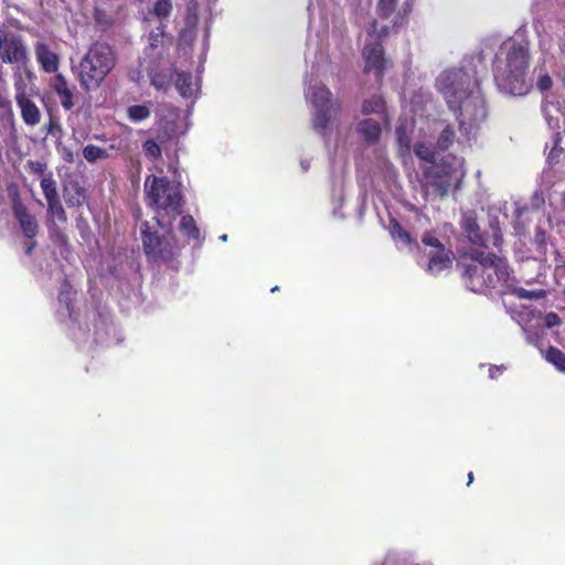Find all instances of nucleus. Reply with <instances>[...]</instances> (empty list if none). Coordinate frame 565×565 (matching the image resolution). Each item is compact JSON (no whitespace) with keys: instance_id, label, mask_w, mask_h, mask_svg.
Here are the masks:
<instances>
[{"instance_id":"obj_1","label":"nucleus","mask_w":565,"mask_h":565,"mask_svg":"<svg viewBox=\"0 0 565 565\" xmlns=\"http://www.w3.org/2000/svg\"><path fill=\"white\" fill-rule=\"evenodd\" d=\"M481 63V55L472 56L465 66L446 70L436 79L437 90L448 108L458 114L462 124L470 126L480 124L488 115L477 71V64Z\"/></svg>"},{"instance_id":"obj_2","label":"nucleus","mask_w":565,"mask_h":565,"mask_svg":"<svg viewBox=\"0 0 565 565\" xmlns=\"http://www.w3.org/2000/svg\"><path fill=\"white\" fill-rule=\"evenodd\" d=\"M145 192L148 205L156 213L154 223L170 232L185 204L181 184L167 177L150 174L145 180Z\"/></svg>"},{"instance_id":"obj_3","label":"nucleus","mask_w":565,"mask_h":565,"mask_svg":"<svg viewBox=\"0 0 565 565\" xmlns=\"http://www.w3.org/2000/svg\"><path fill=\"white\" fill-rule=\"evenodd\" d=\"M475 264L463 266V277L475 292H483L498 286L510 287L514 280L512 270L504 257L475 249L471 252Z\"/></svg>"},{"instance_id":"obj_4","label":"nucleus","mask_w":565,"mask_h":565,"mask_svg":"<svg viewBox=\"0 0 565 565\" xmlns=\"http://www.w3.org/2000/svg\"><path fill=\"white\" fill-rule=\"evenodd\" d=\"M530 64L527 45L512 41L505 45L504 60L494 64V81L498 87L511 95H523L527 92L526 73Z\"/></svg>"},{"instance_id":"obj_5","label":"nucleus","mask_w":565,"mask_h":565,"mask_svg":"<svg viewBox=\"0 0 565 565\" xmlns=\"http://www.w3.org/2000/svg\"><path fill=\"white\" fill-rule=\"evenodd\" d=\"M116 63L117 56L111 45L102 41L90 44L78 64L77 79L81 87L86 92L99 88Z\"/></svg>"},{"instance_id":"obj_6","label":"nucleus","mask_w":565,"mask_h":565,"mask_svg":"<svg viewBox=\"0 0 565 565\" xmlns=\"http://www.w3.org/2000/svg\"><path fill=\"white\" fill-rule=\"evenodd\" d=\"M142 249L150 262L171 263L180 255V247L175 238L173 226L171 231L160 228L157 223L145 221L140 230Z\"/></svg>"},{"instance_id":"obj_7","label":"nucleus","mask_w":565,"mask_h":565,"mask_svg":"<svg viewBox=\"0 0 565 565\" xmlns=\"http://www.w3.org/2000/svg\"><path fill=\"white\" fill-rule=\"evenodd\" d=\"M310 99L315 108L312 126L323 134L341 110V103L322 83L310 86Z\"/></svg>"},{"instance_id":"obj_8","label":"nucleus","mask_w":565,"mask_h":565,"mask_svg":"<svg viewBox=\"0 0 565 565\" xmlns=\"http://www.w3.org/2000/svg\"><path fill=\"white\" fill-rule=\"evenodd\" d=\"M455 170L448 164H431L423 171L422 189L424 198L429 193L443 199L448 195L449 190L457 178Z\"/></svg>"},{"instance_id":"obj_9","label":"nucleus","mask_w":565,"mask_h":565,"mask_svg":"<svg viewBox=\"0 0 565 565\" xmlns=\"http://www.w3.org/2000/svg\"><path fill=\"white\" fill-rule=\"evenodd\" d=\"M0 61L4 64H24L28 47L21 34L0 29Z\"/></svg>"},{"instance_id":"obj_10","label":"nucleus","mask_w":565,"mask_h":565,"mask_svg":"<svg viewBox=\"0 0 565 565\" xmlns=\"http://www.w3.org/2000/svg\"><path fill=\"white\" fill-rule=\"evenodd\" d=\"M422 242L424 245L430 247L427 253V271L437 275L452 265L455 257L452 250L446 248L433 233H425L422 237Z\"/></svg>"},{"instance_id":"obj_11","label":"nucleus","mask_w":565,"mask_h":565,"mask_svg":"<svg viewBox=\"0 0 565 565\" xmlns=\"http://www.w3.org/2000/svg\"><path fill=\"white\" fill-rule=\"evenodd\" d=\"M362 55L365 61L364 72L369 73L373 71L381 78L387 63L382 43L375 42L366 44L362 51Z\"/></svg>"},{"instance_id":"obj_12","label":"nucleus","mask_w":565,"mask_h":565,"mask_svg":"<svg viewBox=\"0 0 565 565\" xmlns=\"http://www.w3.org/2000/svg\"><path fill=\"white\" fill-rule=\"evenodd\" d=\"M15 100L21 109V117L28 126H35L41 120L39 107L25 94V87L22 83H15Z\"/></svg>"},{"instance_id":"obj_13","label":"nucleus","mask_w":565,"mask_h":565,"mask_svg":"<svg viewBox=\"0 0 565 565\" xmlns=\"http://www.w3.org/2000/svg\"><path fill=\"white\" fill-rule=\"evenodd\" d=\"M51 89L58 96L60 103L65 110H71L74 107V86H72L66 77L56 73L50 81Z\"/></svg>"},{"instance_id":"obj_14","label":"nucleus","mask_w":565,"mask_h":565,"mask_svg":"<svg viewBox=\"0 0 565 565\" xmlns=\"http://www.w3.org/2000/svg\"><path fill=\"white\" fill-rule=\"evenodd\" d=\"M34 53L36 61L43 72L49 74L57 73L60 66V57L50 49L46 43L36 42L34 45Z\"/></svg>"},{"instance_id":"obj_15","label":"nucleus","mask_w":565,"mask_h":565,"mask_svg":"<svg viewBox=\"0 0 565 565\" xmlns=\"http://www.w3.org/2000/svg\"><path fill=\"white\" fill-rule=\"evenodd\" d=\"M12 213L18 221L23 235L28 239H34L38 236L40 230L35 215L29 211L28 206H24Z\"/></svg>"},{"instance_id":"obj_16","label":"nucleus","mask_w":565,"mask_h":565,"mask_svg":"<svg viewBox=\"0 0 565 565\" xmlns=\"http://www.w3.org/2000/svg\"><path fill=\"white\" fill-rule=\"evenodd\" d=\"M356 131L366 143L374 145L380 140L382 128L374 119H363L356 126Z\"/></svg>"},{"instance_id":"obj_17","label":"nucleus","mask_w":565,"mask_h":565,"mask_svg":"<svg viewBox=\"0 0 565 565\" xmlns=\"http://www.w3.org/2000/svg\"><path fill=\"white\" fill-rule=\"evenodd\" d=\"M63 195L68 207H79L86 202V190L78 182L65 186Z\"/></svg>"},{"instance_id":"obj_18","label":"nucleus","mask_w":565,"mask_h":565,"mask_svg":"<svg viewBox=\"0 0 565 565\" xmlns=\"http://www.w3.org/2000/svg\"><path fill=\"white\" fill-rule=\"evenodd\" d=\"M463 230L467 234L468 239L472 245L479 246V247H488V238L487 235H484L476 218H467L463 224Z\"/></svg>"},{"instance_id":"obj_19","label":"nucleus","mask_w":565,"mask_h":565,"mask_svg":"<svg viewBox=\"0 0 565 565\" xmlns=\"http://www.w3.org/2000/svg\"><path fill=\"white\" fill-rule=\"evenodd\" d=\"M361 111L363 115L376 114V115H383L384 118H387L386 104H385V100L383 99V97H381V96H373L371 98L365 99L362 103Z\"/></svg>"},{"instance_id":"obj_20","label":"nucleus","mask_w":565,"mask_h":565,"mask_svg":"<svg viewBox=\"0 0 565 565\" xmlns=\"http://www.w3.org/2000/svg\"><path fill=\"white\" fill-rule=\"evenodd\" d=\"M180 232L188 239L199 241L200 228L196 225L194 217L190 214L182 215L179 224Z\"/></svg>"},{"instance_id":"obj_21","label":"nucleus","mask_w":565,"mask_h":565,"mask_svg":"<svg viewBox=\"0 0 565 565\" xmlns=\"http://www.w3.org/2000/svg\"><path fill=\"white\" fill-rule=\"evenodd\" d=\"M173 79V72L170 70L157 71L150 74L151 85L161 92H167Z\"/></svg>"},{"instance_id":"obj_22","label":"nucleus","mask_w":565,"mask_h":565,"mask_svg":"<svg viewBox=\"0 0 565 565\" xmlns=\"http://www.w3.org/2000/svg\"><path fill=\"white\" fill-rule=\"evenodd\" d=\"M47 215L50 217L49 224H51L52 221L61 224L67 223V214L60 199L47 202Z\"/></svg>"},{"instance_id":"obj_23","label":"nucleus","mask_w":565,"mask_h":565,"mask_svg":"<svg viewBox=\"0 0 565 565\" xmlns=\"http://www.w3.org/2000/svg\"><path fill=\"white\" fill-rule=\"evenodd\" d=\"M175 88L183 97H191L192 89V75L185 72H175Z\"/></svg>"},{"instance_id":"obj_24","label":"nucleus","mask_w":565,"mask_h":565,"mask_svg":"<svg viewBox=\"0 0 565 565\" xmlns=\"http://www.w3.org/2000/svg\"><path fill=\"white\" fill-rule=\"evenodd\" d=\"M83 157L87 162L95 163L97 160L108 159L109 153L106 149L90 143L83 148Z\"/></svg>"},{"instance_id":"obj_25","label":"nucleus","mask_w":565,"mask_h":565,"mask_svg":"<svg viewBox=\"0 0 565 565\" xmlns=\"http://www.w3.org/2000/svg\"><path fill=\"white\" fill-rule=\"evenodd\" d=\"M40 184L46 202L60 199L56 181L53 179L52 174L44 175Z\"/></svg>"},{"instance_id":"obj_26","label":"nucleus","mask_w":565,"mask_h":565,"mask_svg":"<svg viewBox=\"0 0 565 565\" xmlns=\"http://www.w3.org/2000/svg\"><path fill=\"white\" fill-rule=\"evenodd\" d=\"M545 360L553 364L559 372H565V353L556 347H548Z\"/></svg>"},{"instance_id":"obj_27","label":"nucleus","mask_w":565,"mask_h":565,"mask_svg":"<svg viewBox=\"0 0 565 565\" xmlns=\"http://www.w3.org/2000/svg\"><path fill=\"white\" fill-rule=\"evenodd\" d=\"M127 115L132 122H139L150 117L151 109L147 105H132L127 108Z\"/></svg>"},{"instance_id":"obj_28","label":"nucleus","mask_w":565,"mask_h":565,"mask_svg":"<svg viewBox=\"0 0 565 565\" xmlns=\"http://www.w3.org/2000/svg\"><path fill=\"white\" fill-rule=\"evenodd\" d=\"M390 230L394 239H398L405 245H411L414 242L411 234L396 220H391Z\"/></svg>"},{"instance_id":"obj_29","label":"nucleus","mask_w":565,"mask_h":565,"mask_svg":"<svg viewBox=\"0 0 565 565\" xmlns=\"http://www.w3.org/2000/svg\"><path fill=\"white\" fill-rule=\"evenodd\" d=\"M76 228L79 233V236L81 238L89 244L94 237V234H93V231L90 228V225L87 221V218L83 215V214H79L77 217H76Z\"/></svg>"},{"instance_id":"obj_30","label":"nucleus","mask_w":565,"mask_h":565,"mask_svg":"<svg viewBox=\"0 0 565 565\" xmlns=\"http://www.w3.org/2000/svg\"><path fill=\"white\" fill-rule=\"evenodd\" d=\"M455 140V131L450 126H446L440 132L436 146L439 150H447Z\"/></svg>"},{"instance_id":"obj_31","label":"nucleus","mask_w":565,"mask_h":565,"mask_svg":"<svg viewBox=\"0 0 565 565\" xmlns=\"http://www.w3.org/2000/svg\"><path fill=\"white\" fill-rule=\"evenodd\" d=\"M547 242L548 235L546 231L541 226H536L534 230L533 243L536 246L537 250L543 255L546 254Z\"/></svg>"},{"instance_id":"obj_32","label":"nucleus","mask_w":565,"mask_h":565,"mask_svg":"<svg viewBox=\"0 0 565 565\" xmlns=\"http://www.w3.org/2000/svg\"><path fill=\"white\" fill-rule=\"evenodd\" d=\"M414 153L422 160L435 164V152L424 142H417L414 146Z\"/></svg>"},{"instance_id":"obj_33","label":"nucleus","mask_w":565,"mask_h":565,"mask_svg":"<svg viewBox=\"0 0 565 565\" xmlns=\"http://www.w3.org/2000/svg\"><path fill=\"white\" fill-rule=\"evenodd\" d=\"M172 11V3L170 0H157L152 13L159 19H164L170 15Z\"/></svg>"},{"instance_id":"obj_34","label":"nucleus","mask_w":565,"mask_h":565,"mask_svg":"<svg viewBox=\"0 0 565 565\" xmlns=\"http://www.w3.org/2000/svg\"><path fill=\"white\" fill-rule=\"evenodd\" d=\"M8 194L11 200L12 212L26 206L21 199L20 191L17 184L12 183L8 186Z\"/></svg>"},{"instance_id":"obj_35","label":"nucleus","mask_w":565,"mask_h":565,"mask_svg":"<svg viewBox=\"0 0 565 565\" xmlns=\"http://www.w3.org/2000/svg\"><path fill=\"white\" fill-rule=\"evenodd\" d=\"M146 157L156 160L161 157V147L152 139H148L142 145Z\"/></svg>"},{"instance_id":"obj_36","label":"nucleus","mask_w":565,"mask_h":565,"mask_svg":"<svg viewBox=\"0 0 565 565\" xmlns=\"http://www.w3.org/2000/svg\"><path fill=\"white\" fill-rule=\"evenodd\" d=\"M49 233L51 239L60 243L61 245H66L68 242V238L66 234L58 227L57 223L55 221H52L51 224H47Z\"/></svg>"},{"instance_id":"obj_37","label":"nucleus","mask_w":565,"mask_h":565,"mask_svg":"<svg viewBox=\"0 0 565 565\" xmlns=\"http://www.w3.org/2000/svg\"><path fill=\"white\" fill-rule=\"evenodd\" d=\"M397 0H379L377 12L381 18H388L396 8Z\"/></svg>"},{"instance_id":"obj_38","label":"nucleus","mask_w":565,"mask_h":565,"mask_svg":"<svg viewBox=\"0 0 565 565\" xmlns=\"http://www.w3.org/2000/svg\"><path fill=\"white\" fill-rule=\"evenodd\" d=\"M396 140L401 149L405 151H409L411 149V138L406 134V129L403 126H398L396 128Z\"/></svg>"},{"instance_id":"obj_39","label":"nucleus","mask_w":565,"mask_h":565,"mask_svg":"<svg viewBox=\"0 0 565 565\" xmlns=\"http://www.w3.org/2000/svg\"><path fill=\"white\" fill-rule=\"evenodd\" d=\"M561 142V138L557 136L554 140V146L551 149V151L547 154V161L550 163H557L561 160V157L563 156V148H561L558 145Z\"/></svg>"},{"instance_id":"obj_40","label":"nucleus","mask_w":565,"mask_h":565,"mask_svg":"<svg viewBox=\"0 0 565 565\" xmlns=\"http://www.w3.org/2000/svg\"><path fill=\"white\" fill-rule=\"evenodd\" d=\"M514 294L521 299H537V298H541L542 296H544L545 291L544 290L532 291V290H526L524 288H516V289H514Z\"/></svg>"},{"instance_id":"obj_41","label":"nucleus","mask_w":565,"mask_h":565,"mask_svg":"<svg viewBox=\"0 0 565 565\" xmlns=\"http://www.w3.org/2000/svg\"><path fill=\"white\" fill-rule=\"evenodd\" d=\"M554 264H555V275L562 276L565 275V258L561 255V253L555 249L554 252Z\"/></svg>"},{"instance_id":"obj_42","label":"nucleus","mask_w":565,"mask_h":565,"mask_svg":"<svg viewBox=\"0 0 565 565\" xmlns=\"http://www.w3.org/2000/svg\"><path fill=\"white\" fill-rule=\"evenodd\" d=\"M47 134L56 135L62 132V126L56 118L50 117L49 122L45 125Z\"/></svg>"},{"instance_id":"obj_43","label":"nucleus","mask_w":565,"mask_h":565,"mask_svg":"<svg viewBox=\"0 0 565 565\" xmlns=\"http://www.w3.org/2000/svg\"><path fill=\"white\" fill-rule=\"evenodd\" d=\"M544 322H545L546 327L553 328V327L561 326L562 320H561V318H559V316L557 313L548 312L544 317Z\"/></svg>"},{"instance_id":"obj_44","label":"nucleus","mask_w":565,"mask_h":565,"mask_svg":"<svg viewBox=\"0 0 565 565\" xmlns=\"http://www.w3.org/2000/svg\"><path fill=\"white\" fill-rule=\"evenodd\" d=\"M60 153H61V157L62 159L67 162V163H73L75 158H74V153L71 149H68L67 147H62L61 149H58Z\"/></svg>"},{"instance_id":"obj_45","label":"nucleus","mask_w":565,"mask_h":565,"mask_svg":"<svg viewBox=\"0 0 565 565\" xmlns=\"http://www.w3.org/2000/svg\"><path fill=\"white\" fill-rule=\"evenodd\" d=\"M537 86L541 90H547L552 87V78L548 75H543L537 81Z\"/></svg>"},{"instance_id":"obj_46","label":"nucleus","mask_w":565,"mask_h":565,"mask_svg":"<svg viewBox=\"0 0 565 565\" xmlns=\"http://www.w3.org/2000/svg\"><path fill=\"white\" fill-rule=\"evenodd\" d=\"M0 109L11 110V100L6 96L4 90L0 87Z\"/></svg>"},{"instance_id":"obj_47","label":"nucleus","mask_w":565,"mask_h":565,"mask_svg":"<svg viewBox=\"0 0 565 565\" xmlns=\"http://www.w3.org/2000/svg\"><path fill=\"white\" fill-rule=\"evenodd\" d=\"M503 239H502V236L500 234V231L499 230H495L493 232V235H492V244L493 246L495 247H500V245L502 244Z\"/></svg>"},{"instance_id":"obj_48","label":"nucleus","mask_w":565,"mask_h":565,"mask_svg":"<svg viewBox=\"0 0 565 565\" xmlns=\"http://www.w3.org/2000/svg\"><path fill=\"white\" fill-rule=\"evenodd\" d=\"M30 242L25 245L24 247V254L30 256L34 248L36 247V242H35V238L34 239H29Z\"/></svg>"},{"instance_id":"obj_49","label":"nucleus","mask_w":565,"mask_h":565,"mask_svg":"<svg viewBox=\"0 0 565 565\" xmlns=\"http://www.w3.org/2000/svg\"><path fill=\"white\" fill-rule=\"evenodd\" d=\"M533 200L536 201V203H533V205H535L536 207L544 203V199L541 192H535Z\"/></svg>"},{"instance_id":"obj_50","label":"nucleus","mask_w":565,"mask_h":565,"mask_svg":"<svg viewBox=\"0 0 565 565\" xmlns=\"http://www.w3.org/2000/svg\"><path fill=\"white\" fill-rule=\"evenodd\" d=\"M32 167H33V171L36 172V173H40L42 174L44 172V169H45V166L40 163V162H35V163H31Z\"/></svg>"},{"instance_id":"obj_51","label":"nucleus","mask_w":565,"mask_h":565,"mask_svg":"<svg viewBox=\"0 0 565 565\" xmlns=\"http://www.w3.org/2000/svg\"><path fill=\"white\" fill-rule=\"evenodd\" d=\"M411 6H412V0H406L405 8H404L405 13H407L411 10Z\"/></svg>"},{"instance_id":"obj_52","label":"nucleus","mask_w":565,"mask_h":565,"mask_svg":"<svg viewBox=\"0 0 565 565\" xmlns=\"http://www.w3.org/2000/svg\"><path fill=\"white\" fill-rule=\"evenodd\" d=\"M195 9H196V3L195 2H193L192 6L189 4L188 6V13L190 14V12H193V11L195 12Z\"/></svg>"},{"instance_id":"obj_53","label":"nucleus","mask_w":565,"mask_h":565,"mask_svg":"<svg viewBox=\"0 0 565 565\" xmlns=\"http://www.w3.org/2000/svg\"><path fill=\"white\" fill-rule=\"evenodd\" d=\"M472 481H473V472L470 471L468 473V483L467 484L470 486L472 483Z\"/></svg>"},{"instance_id":"obj_54","label":"nucleus","mask_w":565,"mask_h":565,"mask_svg":"<svg viewBox=\"0 0 565 565\" xmlns=\"http://www.w3.org/2000/svg\"><path fill=\"white\" fill-rule=\"evenodd\" d=\"M562 205L563 210L565 211V192L562 194Z\"/></svg>"},{"instance_id":"obj_55","label":"nucleus","mask_w":565,"mask_h":565,"mask_svg":"<svg viewBox=\"0 0 565 565\" xmlns=\"http://www.w3.org/2000/svg\"><path fill=\"white\" fill-rule=\"evenodd\" d=\"M277 290H278V286H275V287H273V288L270 289V291H271V292H275V291H277Z\"/></svg>"},{"instance_id":"obj_56","label":"nucleus","mask_w":565,"mask_h":565,"mask_svg":"<svg viewBox=\"0 0 565 565\" xmlns=\"http://www.w3.org/2000/svg\"><path fill=\"white\" fill-rule=\"evenodd\" d=\"M562 83H563V85H564V87H565V74H564V75H563V77H562Z\"/></svg>"},{"instance_id":"obj_57","label":"nucleus","mask_w":565,"mask_h":565,"mask_svg":"<svg viewBox=\"0 0 565 565\" xmlns=\"http://www.w3.org/2000/svg\"><path fill=\"white\" fill-rule=\"evenodd\" d=\"M489 274H490L491 276L495 277V275H494V270H489Z\"/></svg>"}]
</instances>
